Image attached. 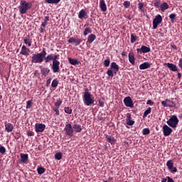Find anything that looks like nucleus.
<instances>
[{
  "instance_id": "1",
  "label": "nucleus",
  "mask_w": 182,
  "mask_h": 182,
  "mask_svg": "<svg viewBox=\"0 0 182 182\" xmlns=\"http://www.w3.org/2000/svg\"><path fill=\"white\" fill-rule=\"evenodd\" d=\"M47 55L46 48H43L42 51L38 53H33L31 56V63L33 64H41L44 61V58Z\"/></svg>"
},
{
  "instance_id": "2",
  "label": "nucleus",
  "mask_w": 182,
  "mask_h": 182,
  "mask_svg": "<svg viewBox=\"0 0 182 182\" xmlns=\"http://www.w3.org/2000/svg\"><path fill=\"white\" fill-rule=\"evenodd\" d=\"M82 99H83L85 105H86L87 107L91 106L95 104V97L89 92L88 89H85Z\"/></svg>"
},
{
  "instance_id": "3",
  "label": "nucleus",
  "mask_w": 182,
  "mask_h": 182,
  "mask_svg": "<svg viewBox=\"0 0 182 182\" xmlns=\"http://www.w3.org/2000/svg\"><path fill=\"white\" fill-rule=\"evenodd\" d=\"M32 3L27 2L26 0H21L18 9L21 14H26L28 10L32 9Z\"/></svg>"
},
{
  "instance_id": "4",
  "label": "nucleus",
  "mask_w": 182,
  "mask_h": 182,
  "mask_svg": "<svg viewBox=\"0 0 182 182\" xmlns=\"http://www.w3.org/2000/svg\"><path fill=\"white\" fill-rule=\"evenodd\" d=\"M119 70V66L116 62H112L110 68L107 69V75L110 77H114V74H117Z\"/></svg>"
},
{
  "instance_id": "5",
  "label": "nucleus",
  "mask_w": 182,
  "mask_h": 182,
  "mask_svg": "<svg viewBox=\"0 0 182 182\" xmlns=\"http://www.w3.org/2000/svg\"><path fill=\"white\" fill-rule=\"evenodd\" d=\"M64 131H65V135L70 137H73L74 136L75 130L73 129V125L70 123H68L65 124L64 127Z\"/></svg>"
},
{
  "instance_id": "6",
  "label": "nucleus",
  "mask_w": 182,
  "mask_h": 182,
  "mask_svg": "<svg viewBox=\"0 0 182 182\" xmlns=\"http://www.w3.org/2000/svg\"><path fill=\"white\" fill-rule=\"evenodd\" d=\"M178 119L176 117V115H172L170 119L166 122L167 124L172 127V128H176L178 123Z\"/></svg>"
},
{
  "instance_id": "7",
  "label": "nucleus",
  "mask_w": 182,
  "mask_h": 182,
  "mask_svg": "<svg viewBox=\"0 0 182 182\" xmlns=\"http://www.w3.org/2000/svg\"><path fill=\"white\" fill-rule=\"evenodd\" d=\"M163 22V17L161 15L158 14L157 16H155V18L153 20V29L156 30L157 29V27L159 25L161 24Z\"/></svg>"
},
{
  "instance_id": "8",
  "label": "nucleus",
  "mask_w": 182,
  "mask_h": 182,
  "mask_svg": "<svg viewBox=\"0 0 182 182\" xmlns=\"http://www.w3.org/2000/svg\"><path fill=\"white\" fill-rule=\"evenodd\" d=\"M60 61H55L52 63L51 65V70L53 71V73H60Z\"/></svg>"
},
{
  "instance_id": "9",
  "label": "nucleus",
  "mask_w": 182,
  "mask_h": 182,
  "mask_svg": "<svg viewBox=\"0 0 182 182\" xmlns=\"http://www.w3.org/2000/svg\"><path fill=\"white\" fill-rule=\"evenodd\" d=\"M46 128V125L43 123H36L35 124V132L36 133L43 132Z\"/></svg>"
},
{
  "instance_id": "10",
  "label": "nucleus",
  "mask_w": 182,
  "mask_h": 182,
  "mask_svg": "<svg viewBox=\"0 0 182 182\" xmlns=\"http://www.w3.org/2000/svg\"><path fill=\"white\" fill-rule=\"evenodd\" d=\"M166 166L168 167V169L170 171L171 173H174L177 172V168L174 166V162L170 159L169 161H167L166 162Z\"/></svg>"
},
{
  "instance_id": "11",
  "label": "nucleus",
  "mask_w": 182,
  "mask_h": 182,
  "mask_svg": "<svg viewBox=\"0 0 182 182\" xmlns=\"http://www.w3.org/2000/svg\"><path fill=\"white\" fill-rule=\"evenodd\" d=\"M163 133H164V135L165 136H168L171 134V133L173 132V129H171L170 127H168V125L167 124H164L163 126Z\"/></svg>"
},
{
  "instance_id": "12",
  "label": "nucleus",
  "mask_w": 182,
  "mask_h": 182,
  "mask_svg": "<svg viewBox=\"0 0 182 182\" xmlns=\"http://www.w3.org/2000/svg\"><path fill=\"white\" fill-rule=\"evenodd\" d=\"M124 105L127 107H131V108L133 107V100H132V97H130L129 96L126 97L124 99Z\"/></svg>"
},
{
  "instance_id": "13",
  "label": "nucleus",
  "mask_w": 182,
  "mask_h": 182,
  "mask_svg": "<svg viewBox=\"0 0 182 182\" xmlns=\"http://www.w3.org/2000/svg\"><path fill=\"white\" fill-rule=\"evenodd\" d=\"M136 51L140 54L150 53V47L146 46H141V48H136Z\"/></svg>"
},
{
  "instance_id": "14",
  "label": "nucleus",
  "mask_w": 182,
  "mask_h": 182,
  "mask_svg": "<svg viewBox=\"0 0 182 182\" xmlns=\"http://www.w3.org/2000/svg\"><path fill=\"white\" fill-rule=\"evenodd\" d=\"M161 105L164 107H173L174 102L169 99H166L165 100L161 101Z\"/></svg>"
},
{
  "instance_id": "15",
  "label": "nucleus",
  "mask_w": 182,
  "mask_h": 182,
  "mask_svg": "<svg viewBox=\"0 0 182 182\" xmlns=\"http://www.w3.org/2000/svg\"><path fill=\"white\" fill-rule=\"evenodd\" d=\"M78 18L80 19H87L89 18V16L87 15L85 9H82L78 13Z\"/></svg>"
},
{
  "instance_id": "16",
  "label": "nucleus",
  "mask_w": 182,
  "mask_h": 182,
  "mask_svg": "<svg viewBox=\"0 0 182 182\" xmlns=\"http://www.w3.org/2000/svg\"><path fill=\"white\" fill-rule=\"evenodd\" d=\"M105 139L111 144H115V143L117 141L114 136L108 134H105Z\"/></svg>"
},
{
  "instance_id": "17",
  "label": "nucleus",
  "mask_w": 182,
  "mask_h": 182,
  "mask_svg": "<svg viewBox=\"0 0 182 182\" xmlns=\"http://www.w3.org/2000/svg\"><path fill=\"white\" fill-rule=\"evenodd\" d=\"M20 157H21V164H27L28 161V154H20Z\"/></svg>"
},
{
  "instance_id": "18",
  "label": "nucleus",
  "mask_w": 182,
  "mask_h": 182,
  "mask_svg": "<svg viewBox=\"0 0 182 182\" xmlns=\"http://www.w3.org/2000/svg\"><path fill=\"white\" fill-rule=\"evenodd\" d=\"M5 124V131L6 132H12L14 130V125L11 123H8L6 121L4 122Z\"/></svg>"
},
{
  "instance_id": "19",
  "label": "nucleus",
  "mask_w": 182,
  "mask_h": 182,
  "mask_svg": "<svg viewBox=\"0 0 182 182\" xmlns=\"http://www.w3.org/2000/svg\"><path fill=\"white\" fill-rule=\"evenodd\" d=\"M129 62L131 65H134L136 63V58H134V53L131 52L128 55Z\"/></svg>"
},
{
  "instance_id": "20",
  "label": "nucleus",
  "mask_w": 182,
  "mask_h": 182,
  "mask_svg": "<svg viewBox=\"0 0 182 182\" xmlns=\"http://www.w3.org/2000/svg\"><path fill=\"white\" fill-rule=\"evenodd\" d=\"M29 52H30L29 48H28L26 46H22L20 55L28 56L29 55Z\"/></svg>"
},
{
  "instance_id": "21",
  "label": "nucleus",
  "mask_w": 182,
  "mask_h": 182,
  "mask_svg": "<svg viewBox=\"0 0 182 182\" xmlns=\"http://www.w3.org/2000/svg\"><path fill=\"white\" fill-rule=\"evenodd\" d=\"M126 124L128 126H133L134 124V120L132 119V115L130 114H127Z\"/></svg>"
},
{
  "instance_id": "22",
  "label": "nucleus",
  "mask_w": 182,
  "mask_h": 182,
  "mask_svg": "<svg viewBox=\"0 0 182 182\" xmlns=\"http://www.w3.org/2000/svg\"><path fill=\"white\" fill-rule=\"evenodd\" d=\"M165 65L167 66V68H169L172 72L178 71L177 67L174 63H165Z\"/></svg>"
},
{
  "instance_id": "23",
  "label": "nucleus",
  "mask_w": 182,
  "mask_h": 182,
  "mask_svg": "<svg viewBox=\"0 0 182 182\" xmlns=\"http://www.w3.org/2000/svg\"><path fill=\"white\" fill-rule=\"evenodd\" d=\"M73 128L75 133H80L82 131V127L79 124H74Z\"/></svg>"
},
{
  "instance_id": "24",
  "label": "nucleus",
  "mask_w": 182,
  "mask_h": 182,
  "mask_svg": "<svg viewBox=\"0 0 182 182\" xmlns=\"http://www.w3.org/2000/svg\"><path fill=\"white\" fill-rule=\"evenodd\" d=\"M100 7L102 12H106L107 11V4L105 0H101L100 2Z\"/></svg>"
},
{
  "instance_id": "25",
  "label": "nucleus",
  "mask_w": 182,
  "mask_h": 182,
  "mask_svg": "<svg viewBox=\"0 0 182 182\" xmlns=\"http://www.w3.org/2000/svg\"><path fill=\"white\" fill-rule=\"evenodd\" d=\"M50 61L53 62V53L48 54L47 55H45V57H44L45 63H48Z\"/></svg>"
},
{
  "instance_id": "26",
  "label": "nucleus",
  "mask_w": 182,
  "mask_h": 182,
  "mask_svg": "<svg viewBox=\"0 0 182 182\" xmlns=\"http://www.w3.org/2000/svg\"><path fill=\"white\" fill-rule=\"evenodd\" d=\"M150 68V63L149 62H144L139 65V70H144Z\"/></svg>"
},
{
  "instance_id": "27",
  "label": "nucleus",
  "mask_w": 182,
  "mask_h": 182,
  "mask_svg": "<svg viewBox=\"0 0 182 182\" xmlns=\"http://www.w3.org/2000/svg\"><path fill=\"white\" fill-rule=\"evenodd\" d=\"M96 38H97L96 35L94 33H92L89 35V36L87 37V43L91 44L96 40Z\"/></svg>"
},
{
  "instance_id": "28",
  "label": "nucleus",
  "mask_w": 182,
  "mask_h": 182,
  "mask_svg": "<svg viewBox=\"0 0 182 182\" xmlns=\"http://www.w3.org/2000/svg\"><path fill=\"white\" fill-rule=\"evenodd\" d=\"M23 42L24 44L27 45L28 47L32 46L30 35H27L26 37L23 38Z\"/></svg>"
},
{
  "instance_id": "29",
  "label": "nucleus",
  "mask_w": 182,
  "mask_h": 182,
  "mask_svg": "<svg viewBox=\"0 0 182 182\" xmlns=\"http://www.w3.org/2000/svg\"><path fill=\"white\" fill-rule=\"evenodd\" d=\"M50 72V70L48 68H43L41 70V75H43L44 77H47Z\"/></svg>"
},
{
  "instance_id": "30",
  "label": "nucleus",
  "mask_w": 182,
  "mask_h": 182,
  "mask_svg": "<svg viewBox=\"0 0 182 182\" xmlns=\"http://www.w3.org/2000/svg\"><path fill=\"white\" fill-rule=\"evenodd\" d=\"M68 62L72 65H79V63H80V62L77 59H74V58H68Z\"/></svg>"
},
{
  "instance_id": "31",
  "label": "nucleus",
  "mask_w": 182,
  "mask_h": 182,
  "mask_svg": "<svg viewBox=\"0 0 182 182\" xmlns=\"http://www.w3.org/2000/svg\"><path fill=\"white\" fill-rule=\"evenodd\" d=\"M168 4L166 3V2H164V3H162L161 4V6H160V9H161V11H162V12H164V11H166V10H168Z\"/></svg>"
},
{
  "instance_id": "32",
  "label": "nucleus",
  "mask_w": 182,
  "mask_h": 182,
  "mask_svg": "<svg viewBox=\"0 0 182 182\" xmlns=\"http://www.w3.org/2000/svg\"><path fill=\"white\" fill-rule=\"evenodd\" d=\"M50 21V17L46 16L44 17L43 22L41 23V27H46L48 22Z\"/></svg>"
},
{
  "instance_id": "33",
  "label": "nucleus",
  "mask_w": 182,
  "mask_h": 182,
  "mask_svg": "<svg viewBox=\"0 0 182 182\" xmlns=\"http://www.w3.org/2000/svg\"><path fill=\"white\" fill-rule=\"evenodd\" d=\"M92 33V30L90 28H85L83 31V36H87Z\"/></svg>"
},
{
  "instance_id": "34",
  "label": "nucleus",
  "mask_w": 182,
  "mask_h": 182,
  "mask_svg": "<svg viewBox=\"0 0 182 182\" xmlns=\"http://www.w3.org/2000/svg\"><path fill=\"white\" fill-rule=\"evenodd\" d=\"M46 1L48 4H58L61 0H46Z\"/></svg>"
},
{
  "instance_id": "35",
  "label": "nucleus",
  "mask_w": 182,
  "mask_h": 182,
  "mask_svg": "<svg viewBox=\"0 0 182 182\" xmlns=\"http://www.w3.org/2000/svg\"><path fill=\"white\" fill-rule=\"evenodd\" d=\"M151 113V107H148L147 109H146L144 112V114H143V117L144 118H146V116H148L149 114H150Z\"/></svg>"
},
{
  "instance_id": "36",
  "label": "nucleus",
  "mask_w": 182,
  "mask_h": 182,
  "mask_svg": "<svg viewBox=\"0 0 182 182\" xmlns=\"http://www.w3.org/2000/svg\"><path fill=\"white\" fill-rule=\"evenodd\" d=\"M58 84H59L58 80L57 79H54L52 81L51 87H53V88H56L58 86Z\"/></svg>"
},
{
  "instance_id": "37",
  "label": "nucleus",
  "mask_w": 182,
  "mask_h": 182,
  "mask_svg": "<svg viewBox=\"0 0 182 182\" xmlns=\"http://www.w3.org/2000/svg\"><path fill=\"white\" fill-rule=\"evenodd\" d=\"M63 158V154L61 152H58L57 154H55V159L59 161L61 160Z\"/></svg>"
},
{
  "instance_id": "38",
  "label": "nucleus",
  "mask_w": 182,
  "mask_h": 182,
  "mask_svg": "<svg viewBox=\"0 0 182 182\" xmlns=\"http://www.w3.org/2000/svg\"><path fill=\"white\" fill-rule=\"evenodd\" d=\"M64 111L68 114H72V113H73V109L70 108V107H65L64 108Z\"/></svg>"
},
{
  "instance_id": "39",
  "label": "nucleus",
  "mask_w": 182,
  "mask_h": 182,
  "mask_svg": "<svg viewBox=\"0 0 182 182\" xmlns=\"http://www.w3.org/2000/svg\"><path fill=\"white\" fill-rule=\"evenodd\" d=\"M62 104H63V100L60 98H59L58 100H57V102H55V107L60 108Z\"/></svg>"
},
{
  "instance_id": "40",
  "label": "nucleus",
  "mask_w": 182,
  "mask_h": 182,
  "mask_svg": "<svg viewBox=\"0 0 182 182\" xmlns=\"http://www.w3.org/2000/svg\"><path fill=\"white\" fill-rule=\"evenodd\" d=\"M154 7L156 9L160 8L161 6L160 0H155L154 2Z\"/></svg>"
},
{
  "instance_id": "41",
  "label": "nucleus",
  "mask_w": 182,
  "mask_h": 182,
  "mask_svg": "<svg viewBox=\"0 0 182 182\" xmlns=\"http://www.w3.org/2000/svg\"><path fill=\"white\" fill-rule=\"evenodd\" d=\"M37 172L38 174L42 175L46 172L45 168H37Z\"/></svg>"
},
{
  "instance_id": "42",
  "label": "nucleus",
  "mask_w": 182,
  "mask_h": 182,
  "mask_svg": "<svg viewBox=\"0 0 182 182\" xmlns=\"http://www.w3.org/2000/svg\"><path fill=\"white\" fill-rule=\"evenodd\" d=\"M136 40H137V36L132 33L131 34V43H134Z\"/></svg>"
},
{
  "instance_id": "43",
  "label": "nucleus",
  "mask_w": 182,
  "mask_h": 182,
  "mask_svg": "<svg viewBox=\"0 0 182 182\" xmlns=\"http://www.w3.org/2000/svg\"><path fill=\"white\" fill-rule=\"evenodd\" d=\"M150 134V129L149 128H144L142 131L143 135H149Z\"/></svg>"
},
{
  "instance_id": "44",
  "label": "nucleus",
  "mask_w": 182,
  "mask_h": 182,
  "mask_svg": "<svg viewBox=\"0 0 182 182\" xmlns=\"http://www.w3.org/2000/svg\"><path fill=\"white\" fill-rule=\"evenodd\" d=\"M6 152V147L0 144V154H4Z\"/></svg>"
},
{
  "instance_id": "45",
  "label": "nucleus",
  "mask_w": 182,
  "mask_h": 182,
  "mask_svg": "<svg viewBox=\"0 0 182 182\" xmlns=\"http://www.w3.org/2000/svg\"><path fill=\"white\" fill-rule=\"evenodd\" d=\"M110 59H106L104 60V65L105 68H108L110 65Z\"/></svg>"
},
{
  "instance_id": "46",
  "label": "nucleus",
  "mask_w": 182,
  "mask_h": 182,
  "mask_svg": "<svg viewBox=\"0 0 182 182\" xmlns=\"http://www.w3.org/2000/svg\"><path fill=\"white\" fill-rule=\"evenodd\" d=\"M176 14H171L169 15V18L171 19L172 23L174 22V21L176 20Z\"/></svg>"
},
{
  "instance_id": "47",
  "label": "nucleus",
  "mask_w": 182,
  "mask_h": 182,
  "mask_svg": "<svg viewBox=\"0 0 182 182\" xmlns=\"http://www.w3.org/2000/svg\"><path fill=\"white\" fill-rule=\"evenodd\" d=\"M123 6H124L125 9H129L130 7V1H125L123 3Z\"/></svg>"
},
{
  "instance_id": "48",
  "label": "nucleus",
  "mask_w": 182,
  "mask_h": 182,
  "mask_svg": "<svg viewBox=\"0 0 182 182\" xmlns=\"http://www.w3.org/2000/svg\"><path fill=\"white\" fill-rule=\"evenodd\" d=\"M82 42V40L81 38L75 39V46H79Z\"/></svg>"
},
{
  "instance_id": "49",
  "label": "nucleus",
  "mask_w": 182,
  "mask_h": 182,
  "mask_svg": "<svg viewBox=\"0 0 182 182\" xmlns=\"http://www.w3.org/2000/svg\"><path fill=\"white\" fill-rule=\"evenodd\" d=\"M144 7V4H143V3L138 4V8H139V11H141V12L144 11V10H143Z\"/></svg>"
},
{
  "instance_id": "50",
  "label": "nucleus",
  "mask_w": 182,
  "mask_h": 182,
  "mask_svg": "<svg viewBox=\"0 0 182 182\" xmlns=\"http://www.w3.org/2000/svg\"><path fill=\"white\" fill-rule=\"evenodd\" d=\"M32 107V100H28L26 102V109H31Z\"/></svg>"
},
{
  "instance_id": "51",
  "label": "nucleus",
  "mask_w": 182,
  "mask_h": 182,
  "mask_svg": "<svg viewBox=\"0 0 182 182\" xmlns=\"http://www.w3.org/2000/svg\"><path fill=\"white\" fill-rule=\"evenodd\" d=\"M76 38L74 37H71L68 39V43L71 44H74L75 43Z\"/></svg>"
},
{
  "instance_id": "52",
  "label": "nucleus",
  "mask_w": 182,
  "mask_h": 182,
  "mask_svg": "<svg viewBox=\"0 0 182 182\" xmlns=\"http://www.w3.org/2000/svg\"><path fill=\"white\" fill-rule=\"evenodd\" d=\"M53 62H59V60H58L59 58L58 55L53 54Z\"/></svg>"
},
{
  "instance_id": "53",
  "label": "nucleus",
  "mask_w": 182,
  "mask_h": 182,
  "mask_svg": "<svg viewBox=\"0 0 182 182\" xmlns=\"http://www.w3.org/2000/svg\"><path fill=\"white\" fill-rule=\"evenodd\" d=\"M53 110L55 112V115L56 116H59L60 115L59 107H55V108H53Z\"/></svg>"
},
{
  "instance_id": "54",
  "label": "nucleus",
  "mask_w": 182,
  "mask_h": 182,
  "mask_svg": "<svg viewBox=\"0 0 182 182\" xmlns=\"http://www.w3.org/2000/svg\"><path fill=\"white\" fill-rule=\"evenodd\" d=\"M27 135L28 136H33L35 135V133L33 131H29L27 132Z\"/></svg>"
},
{
  "instance_id": "55",
  "label": "nucleus",
  "mask_w": 182,
  "mask_h": 182,
  "mask_svg": "<svg viewBox=\"0 0 182 182\" xmlns=\"http://www.w3.org/2000/svg\"><path fill=\"white\" fill-rule=\"evenodd\" d=\"M146 105L153 106V105H154V102H152L151 100H149L146 102Z\"/></svg>"
},
{
  "instance_id": "56",
  "label": "nucleus",
  "mask_w": 182,
  "mask_h": 182,
  "mask_svg": "<svg viewBox=\"0 0 182 182\" xmlns=\"http://www.w3.org/2000/svg\"><path fill=\"white\" fill-rule=\"evenodd\" d=\"M99 105L101 107H105V102L102 101V100H99Z\"/></svg>"
},
{
  "instance_id": "57",
  "label": "nucleus",
  "mask_w": 182,
  "mask_h": 182,
  "mask_svg": "<svg viewBox=\"0 0 182 182\" xmlns=\"http://www.w3.org/2000/svg\"><path fill=\"white\" fill-rule=\"evenodd\" d=\"M51 81H52V79H51V78H49V79L47 80V81H46V86H47V87H49V86H50V83H51Z\"/></svg>"
},
{
  "instance_id": "58",
  "label": "nucleus",
  "mask_w": 182,
  "mask_h": 182,
  "mask_svg": "<svg viewBox=\"0 0 182 182\" xmlns=\"http://www.w3.org/2000/svg\"><path fill=\"white\" fill-rule=\"evenodd\" d=\"M167 182H174L173 178H170V176H166Z\"/></svg>"
},
{
  "instance_id": "59",
  "label": "nucleus",
  "mask_w": 182,
  "mask_h": 182,
  "mask_svg": "<svg viewBox=\"0 0 182 182\" xmlns=\"http://www.w3.org/2000/svg\"><path fill=\"white\" fill-rule=\"evenodd\" d=\"M178 66H179L180 68L182 69V58L179 60Z\"/></svg>"
},
{
  "instance_id": "60",
  "label": "nucleus",
  "mask_w": 182,
  "mask_h": 182,
  "mask_svg": "<svg viewBox=\"0 0 182 182\" xmlns=\"http://www.w3.org/2000/svg\"><path fill=\"white\" fill-rule=\"evenodd\" d=\"M171 47L172 49H174L176 50H177V46L176 45H174V44L171 45Z\"/></svg>"
},
{
  "instance_id": "61",
  "label": "nucleus",
  "mask_w": 182,
  "mask_h": 182,
  "mask_svg": "<svg viewBox=\"0 0 182 182\" xmlns=\"http://www.w3.org/2000/svg\"><path fill=\"white\" fill-rule=\"evenodd\" d=\"M121 55H122V56H123V57L127 56V52H125V51L122 52V53H121Z\"/></svg>"
},
{
  "instance_id": "62",
  "label": "nucleus",
  "mask_w": 182,
  "mask_h": 182,
  "mask_svg": "<svg viewBox=\"0 0 182 182\" xmlns=\"http://www.w3.org/2000/svg\"><path fill=\"white\" fill-rule=\"evenodd\" d=\"M168 179L167 178H162L161 182H167Z\"/></svg>"
},
{
  "instance_id": "63",
  "label": "nucleus",
  "mask_w": 182,
  "mask_h": 182,
  "mask_svg": "<svg viewBox=\"0 0 182 182\" xmlns=\"http://www.w3.org/2000/svg\"><path fill=\"white\" fill-rule=\"evenodd\" d=\"M40 32H41V33H44V28H41Z\"/></svg>"
},
{
  "instance_id": "64",
  "label": "nucleus",
  "mask_w": 182,
  "mask_h": 182,
  "mask_svg": "<svg viewBox=\"0 0 182 182\" xmlns=\"http://www.w3.org/2000/svg\"><path fill=\"white\" fill-rule=\"evenodd\" d=\"M178 79H180L181 77V75L180 73H178Z\"/></svg>"
}]
</instances>
